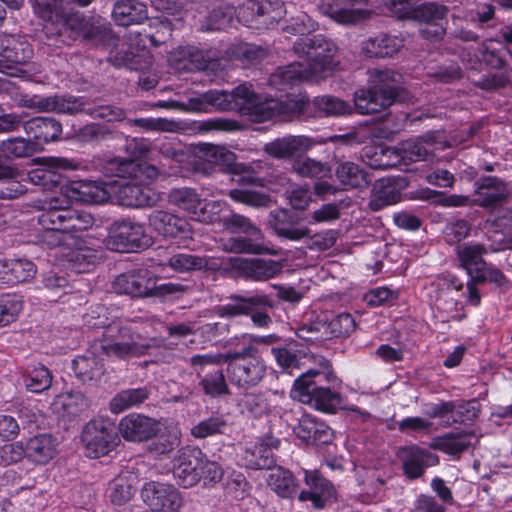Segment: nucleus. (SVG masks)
Segmentation results:
<instances>
[{"label":"nucleus","instance_id":"1","mask_svg":"<svg viewBox=\"0 0 512 512\" xmlns=\"http://www.w3.org/2000/svg\"><path fill=\"white\" fill-rule=\"evenodd\" d=\"M255 101L256 92L250 86L241 84L230 92L210 90L198 96L190 97L187 102L168 100L158 101L155 105L159 108L195 112H207L210 108L220 111H236L252 120Z\"/></svg>","mask_w":512,"mask_h":512},{"label":"nucleus","instance_id":"2","mask_svg":"<svg viewBox=\"0 0 512 512\" xmlns=\"http://www.w3.org/2000/svg\"><path fill=\"white\" fill-rule=\"evenodd\" d=\"M403 75L393 69L368 70L367 86L354 93L355 110L362 115L380 113L402 99Z\"/></svg>","mask_w":512,"mask_h":512},{"label":"nucleus","instance_id":"3","mask_svg":"<svg viewBox=\"0 0 512 512\" xmlns=\"http://www.w3.org/2000/svg\"><path fill=\"white\" fill-rule=\"evenodd\" d=\"M20 104L38 112L75 115L84 112L94 119H102L108 122L124 119L123 109L109 105L90 103L82 97L72 95H23Z\"/></svg>","mask_w":512,"mask_h":512},{"label":"nucleus","instance_id":"4","mask_svg":"<svg viewBox=\"0 0 512 512\" xmlns=\"http://www.w3.org/2000/svg\"><path fill=\"white\" fill-rule=\"evenodd\" d=\"M320 365L323 370L311 369L300 375L294 382L291 397L317 410L334 413L341 405L342 396L328 387H323L322 378L330 382L336 377L328 360L323 359Z\"/></svg>","mask_w":512,"mask_h":512},{"label":"nucleus","instance_id":"5","mask_svg":"<svg viewBox=\"0 0 512 512\" xmlns=\"http://www.w3.org/2000/svg\"><path fill=\"white\" fill-rule=\"evenodd\" d=\"M223 226L232 233H243L245 236L230 237L222 241L225 252L235 254L276 255L277 252L265 243L262 230L241 214L232 213L223 219Z\"/></svg>","mask_w":512,"mask_h":512},{"label":"nucleus","instance_id":"6","mask_svg":"<svg viewBox=\"0 0 512 512\" xmlns=\"http://www.w3.org/2000/svg\"><path fill=\"white\" fill-rule=\"evenodd\" d=\"M337 46L321 34L299 37L293 43V51L300 58H307L306 65L317 80L327 78L339 64Z\"/></svg>","mask_w":512,"mask_h":512},{"label":"nucleus","instance_id":"7","mask_svg":"<svg viewBox=\"0 0 512 512\" xmlns=\"http://www.w3.org/2000/svg\"><path fill=\"white\" fill-rule=\"evenodd\" d=\"M356 329V322L349 313H321L308 325L298 328L299 338L314 344H322L326 340L346 338Z\"/></svg>","mask_w":512,"mask_h":512},{"label":"nucleus","instance_id":"8","mask_svg":"<svg viewBox=\"0 0 512 512\" xmlns=\"http://www.w3.org/2000/svg\"><path fill=\"white\" fill-rule=\"evenodd\" d=\"M33 49L25 37L0 34V72L21 78H30L33 73L31 59Z\"/></svg>","mask_w":512,"mask_h":512},{"label":"nucleus","instance_id":"9","mask_svg":"<svg viewBox=\"0 0 512 512\" xmlns=\"http://www.w3.org/2000/svg\"><path fill=\"white\" fill-rule=\"evenodd\" d=\"M309 100L306 96L296 95L285 100L263 99L256 93L252 121L264 122L274 118L282 121L291 120L300 116L307 108Z\"/></svg>","mask_w":512,"mask_h":512},{"label":"nucleus","instance_id":"10","mask_svg":"<svg viewBox=\"0 0 512 512\" xmlns=\"http://www.w3.org/2000/svg\"><path fill=\"white\" fill-rule=\"evenodd\" d=\"M81 439L85 447V454L89 458L107 455L120 442L114 423L103 419L89 421L82 431Z\"/></svg>","mask_w":512,"mask_h":512},{"label":"nucleus","instance_id":"11","mask_svg":"<svg viewBox=\"0 0 512 512\" xmlns=\"http://www.w3.org/2000/svg\"><path fill=\"white\" fill-rule=\"evenodd\" d=\"M150 345L143 342L139 333L134 332L130 327H118L117 333L111 335L100 343V351L108 357H115L119 360L138 358L147 353Z\"/></svg>","mask_w":512,"mask_h":512},{"label":"nucleus","instance_id":"12","mask_svg":"<svg viewBox=\"0 0 512 512\" xmlns=\"http://www.w3.org/2000/svg\"><path fill=\"white\" fill-rule=\"evenodd\" d=\"M455 53H459V58L466 69L476 72L470 77L474 87L486 92H494L506 88L510 84V78L505 73L479 75L478 72L481 68L480 45L463 47L459 51H453V54Z\"/></svg>","mask_w":512,"mask_h":512},{"label":"nucleus","instance_id":"13","mask_svg":"<svg viewBox=\"0 0 512 512\" xmlns=\"http://www.w3.org/2000/svg\"><path fill=\"white\" fill-rule=\"evenodd\" d=\"M385 0H321L320 11L334 21L345 24H358L370 18L371 10L356 7L365 3L371 6H378Z\"/></svg>","mask_w":512,"mask_h":512},{"label":"nucleus","instance_id":"14","mask_svg":"<svg viewBox=\"0 0 512 512\" xmlns=\"http://www.w3.org/2000/svg\"><path fill=\"white\" fill-rule=\"evenodd\" d=\"M107 243L118 251L142 249L151 244V238L146 234L142 224L122 220L112 224Z\"/></svg>","mask_w":512,"mask_h":512},{"label":"nucleus","instance_id":"15","mask_svg":"<svg viewBox=\"0 0 512 512\" xmlns=\"http://www.w3.org/2000/svg\"><path fill=\"white\" fill-rule=\"evenodd\" d=\"M141 498L154 512H177L183 505L180 492L172 484L157 481L145 483Z\"/></svg>","mask_w":512,"mask_h":512},{"label":"nucleus","instance_id":"16","mask_svg":"<svg viewBox=\"0 0 512 512\" xmlns=\"http://www.w3.org/2000/svg\"><path fill=\"white\" fill-rule=\"evenodd\" d=\"M228 263L237 277L253 281H268L283 270L280 261L267 258L230 257Z\"/></svg>","mask_w":512,"mask_h":512},{"label":"nucleus","instance_id":"17","mask_svg":"<svg viewBox=\"0 0 512 512\" xmlns=\"http://www.w3.org/2000/svg\"><path fill=\"white\" fill-rule=\"evenodd\" d=\"M267 373L263 359H250L247 362L227 365L226 374L230 384L242 391H247L259 385Z\"/></svg>","mask_w":512,"mask_h":512},{"label":"nucleus","instance_id":"18","mask_svg":"<svg viewBox=\"0 0 512 512\" xmlns=\"http://www.w3.org/2000/svg\"><path fill=\"white\" fill-rule=\"evenodd\" d=\"M268 226L279 237L299 241L310 235L311 230L301 225V218L289 209L272 210L268 215Z\"/></svg>","mask_w":512,"mask_h":512},{"label":"nucleus","instance_id":"19","mask_svg":"<svg viewBox=\"0 0 512 512\" xmlns=\"http://www.w3.org/2000/svg\"><path fill=\"white\" fill-rule=\"evenodd\" d=\"M113 288L119 294L150 297L155 289V276L148 269L128 271L115 278Z\"/></svg>","mask_w":512,"mask_h":512},{"label":"nucleus","instance_id":"20","mask_svg":"<svg viewBox=\"0 0 512 512\" xmlns=\"http://www.w3.org/2000/svg\"><path fill=\"white\" fill-rule=\"evenodd\" d=\"M115 197L120 205L135 208L151 207L160 200L158 192L135 179L121 182L115 191Z\"/></svg>","mask_w":512,"mask_h":512},{"label":"nucleus","instance_id":"21","mask_svg":"<svg viewBox=\"0 0 512 512\" xmlns=\"http://www.w3.org/2000/svg\"><path fill=\"white\" fill-rule=\"evenodd\" d=\"M201 457L202 452L198 448L186 446L178 450L173 462V474L179 485L189 488L199 482Z\"/></svg>","mask_w":512,"mask_h":512},{"label":"nucleus","instance_id":"22","mask_svg":"<svg viewBox=\"0 0 512 512\" xmlns=\"http://www.w3.org/2000/svg\"><path fill=\"white\" fill-rule=\"evenodd\" d=\"M148 222L154 231L164 237L186 240L193 236L192 227L186 219L167 211H152L148 216Z\"/></svg>","mask_w":512,"mask_h":512},{"label":"nucleus","instance_id":"23","mask_svg":"<svg viewBox=\"0 0 512 512\" xmlns=\"http://www.w3.org/2000/svg\"><path fill=\"white\" fill-rule=\"evenodd\" d=\"M67 0H34L36 13L45 21L56 24L58 34L64 30H74L81 24L80 15L68 13L65 9Z\"/></svg>","mask_w":512,"mask_h":512},{"label":"nucleus","instance_id":"24","mask_svg":"<svg viewBox=\"0 0 512 512\" xmlns=\"http://www.w3.org/2000/svg\"><path fill=\"white\" fill-rule=\"evenodd\" d=\"M160 430L159 423L142 414L132 413L123 417L118 425L121 436L129 442L147 441Z\"/></svg>","mask_w":512,"mask_h":512},{"label":"nucleus","instance_id":"25","mask_svg":"<svg viewBox=\"0 0 512 512\" xmlns=\"http://www.w3.org/2000/svg\"><path fill=\"white\" fill-rule=\"evenodd\" d=\"M304 474V482L309 490L300 492L299 501H311L313 508L322 509L325 503L335 496L336 490L333 484L324 478L318 470H304Z\"/></svg>","mask_w":512,"mask_h":512},{"label":"nucleus","instance_id":"26","mask_svg":"<svg viewBox=\"0 0 512 512\" xmlns=\"http://www.w3.org/2000/svg\"><path fill=\"white\" fill-rule=\"evenodd\" d=\"M227 299V303L215 308V313L219 317L232 319L249 315L259 308L272 306L270 298L265 294H255L249 297L232 294Z\"/></svg>","mask_w":512,"mask_h":512},{"label":"nucleus","instance_id":"27","mask_svg":"<svg viewBox=\"0 0 512 512\" xmlns=\"http://www.w3.org/2000/svg\"><path fill=\"white\" fill-rule=\"evenodd\" d=\"M474 203L486 209H494L507 198L505 183L496 176H483L475 182Z\"/></svg>","mask_w":512,"mask_h":512},{"label":"nucleus","instance_id":"28","mask_svg":"<svg viewBox=\"0 0 512 512\" xmlns=\"http://www.w3.org/2000/svg\"><path fill=\"white\" fill-rule=\"evenodd\" d=\"M26 134L32 143H37V151L43 144L60 140L62 124L52 117H34L23 123Z\"/></svg>","mask_w":512,"mask_h":512},{"label":"nucleus","instance_id":"29","mask_svg":"<svg viewBox=\"0 0 512 512\" xmlns=\"http://www.w3.org/2000/svg\"><path fill=\"white\" fill-rule=\"evenodd\" d=\"M196 154L199 159L220 166L223 171L237 175L244 172V167L236 164V155L224 146L201 143L196 148Z\"/></svg>","mask_w":512,"mask_h":512},{"label":"nucleus","instance_id":"30","mask_svg":"<svg viewBox=\"0 0 512 512\" xmlns=\"http://www.w3.org/2000/svg\"><path fill=\"white\" fill-rule=\"evenodd\" d=\"M75 166L67 158L48 157L42 159V167L36 168L29 173V179L32 183L51 189L60 184L61 176L56 172L57 169H74Z\"/></svg>","mask_w":512,"mask_h":512},{"label":"nucleus","instance_id":"31","mask_svg":"<svg viewBox=\"0 0 512 512\" xmlns=\"http://www.w3.org/2000/svg\"><path fill=\"white\" fill-rule=\"evenodd\" d=\"M405 475L410 479L422 476L424 469L437 462V457L418 446L402 447L398 451Z\"/></svg>","mask_w":512,"mask_h":512},{"label":"nucleus","instance_id":"32","mask_svg":"<svg viewBox=\"0 0 512 512\" xmlns=\"http://www.w3.org/2000/svg\"><path fill=\"white\" fill-rule=\"evenodd\" d=\"M62 189L67 198L86 204L103 203L110 196L106 188L95 181H73Z\"/></svg>","mask_w":512,"mask_h":512},{"label":"nucleus","instance_id":"33","mask_svg":"<svg viewBox=\"0 0 512 512\" xmlns=\"http://www.w3.org/2000/svg\"><path fill=\"white\" fill-rule=\"evenodd\" d=\"M313 141L306 136L288 135L277 138L264 146V151L277 159H288L308 151Z\"/></svg>","mask_w":512,"mask_h":512},{"label":"nucleus","instance_id":"34","mask_svg":"<svg viewBox=\"0 0 512 512\" xmlns=\"http://www.w3.org/2000/svg\"><path fill=\"white\" fill-rule=\"evenodd\" d=\"M484 252L485 248L481 244L457 247V257L461 267L469 277H473L480 283L486 282V262L482 257Z\"/></svg>","mask_w":512,"mask_h":512},{"label":"nucleus","instance_id":"35","mask_svg":"<svg viewBox=\"0 0 512 512\" xmlns=\"http://www.w3.org/2000/svg\"><path fill=\"white\" fill-rule=\"evenodd\" d=\"M81 36L95 46L115 47L119 37L114 34L111 24L102 17H94L81 26Z\"/></svg>","mask_w":512,"mask_h":512},{"label":"nucleus","instance_id":"36","mask_svg":"<svg viewBox=\"0 0 512 512\" xmlns=\"http://www.w3.org/2000/svg\"><path fill=\"white\" fill-rule=\"evenodd\" d=\"M404 47V40L398 36L379 33L361 44L362 52L368 57H392Z\"/></svg>","mask_w":512,"mask_h":512},{"label":"nucleus","instance_id":"37","mask_svg":"<svg viewBox=\"0 0 512 512\" xmlns=\"http://www.w3.org/2000/svg\"><path fill=\"white\" fill-rule=\"evenodd\" d=\"M317 80L308 66L304 63L294 62L279 67L271 74L269 82L278 90H284L289 86L299 84L303 81Z\"/></svg>","mask_w":512,"mask_h":512},{"label":"nucleus","instance_id":"38","mask_svg":"<svg viewBox=\"0 0 512 512\" xmlns=\"http://www.w3.org/2000/svg\"><path fill=\"white\" fill-rule=\"evenodd\" d=\"M111 17L118 26L141 24L148 19L147 6L139 0L117 1L113 3Z\"/></svg>","mask_w":512,"mask_h":512},{"label":"nucleus","instance_id":"39","mask_svg":"<svg viewBox=\"0 0 512 512\" xmlns=\"http://www.w3.org/2000/svg\"><path fill=\"white\" fill-rule=\"evenodd\" d=\"M168 266L179 273L200 270L217 271L221 268L220 262L216 258L185 253H178L171 256L168 259Z\"/></svg>","mask_w":512,"mask_h":512},{"label":"nucleus","instance_id":"40","mask_svg":"<svg viewBox=\"0 0 512 512\" xmlns=\"http://www.w3.org/2000/svg\"><path fill=\"white\" fill-rule=\"evenodd\" d=\"M296 436L307 444H327L331 440V430L323 422H319L309 415H304L296 427Z\"/></svg>","mask_w":512,"mask_h":512},{"label":"nucleus","instance_id":"41","mask_svg":"<svg viewBox=\"0 0 512 512\" xmlns=\"http://www.w3.org/2000/svg\"><path fill=\"white\" fill-rule=\"evenodd\" d=\"M401 199V192L392 178H382L375 182L371 190L369 207L379 211L389 205L396 204Z\"/></svg>","mask_w":512,"mask_h":512},{"label":"nucleus","instance_id":"42","mask_svg":"<svg viewBox=\"0 0 512 512\" xmlns=\"http://www.w3.org/2000/svg\"><path fill=\"white\" fill-rule=\"evenodd\" d=\"M481 412V404L477 399L462 400L458 403L450 402V419L454 430L473 429V426Z\"/></svg>","mask_w":512,"mask_h":512},{"label":"nucleus","instance_id":"43","mask_svg":"<svg viewBox=\"0 0 512 512\" xmlns=\"http://www.w3.org/2000/svg\"><path fill=\"white\" fill-rule=\"evenodd\" d=\"M56 440L50 434H38L26 443L27 458L35 464H47L56 454Z\"/></svg>","mask_w":512,"mask_h":512},{"label":"nucleus","instance_id":"44","mask_svg":"<svg viewBox=\"0 0 512 512\" xmlns=\"http://www.w3.org/2000/svg\"><path fill=\"white\" fill-rule=\"evenodd\" d=\"M108 60L115 67H125L136 71L144 70L152 64V56L148 52L135 53L132 47L112 50Z\"/></svg>","mask_w":512,"mask_h":512},{"label":"nucleus","instance_id":"45","mask_svg":"<svg viewBox=\"0 0 512 512\" xmlns=\"http://www.w3.org/2000/svg\"><path fill=\"white\" fill-rule=\"evenodd\" d=\"M68 204L67 200L52 198L39 214L38 223L44 229L57 228L60 231H64L69 211Z\"/></svg>","mask_w":512,"mask_h":512},{"label":"nucleus","instance_id":"46","mask_svg":"<svg viewBox=\"0 0 512 512\" xmlns=\"http://www.w3.org/2000/svg\"><path fill=\"white\" fill-rule=\"evenodd\" d=\"M76 377L83 383H98L106 373L105 366L96 356H78L72 362Z\"/></svg>","mask_w":512,"mask_h":512},{"label":"nucleus","instance_id":"47","mask_svg":"<svg viewBox=\"0 0 512 512\" xmlns=\"http://www.w3.org/2000/svg\"><path fill=\"white\" fill-rule=\"evenodd\" d=\"M335 176L345 189L365 188L371 181L369 174L351 161L339 162L335 168Z\"/></svg>","mask_w":512,"mask_h":512},{"label":"nucleus","instance_id":"48","mask_svg":"<svg viewBox=\"0 0 512 512\" xmlns=\"http://www.w3.org/2000/svg\"><path fill=\"white\" fill-rule=\"evenodd\" d=\"M267 484L282 498H292L298 488V483L293 474L281 466L272 468L267 478Z\"/></svg>","mask_w":512,"mask_h":512},{"label":"nucleus","instance_id":"49","mask_svg":"<svg viewBox=\"0 0 512 512\" xmlns=\"http://www.w3.org/2000/svg\"><path fill=\"white\" fill-rule=\"evenodd\" d=\"M246 8L257 17L264 18L263 23L267 26L278 23L286 13L284 3L280 0H249Z\"/></svg>","mask_w":512,"mask_h":512},{"label":"nucleus","instance_id":"50","mask_svg":"<svg viewBox=\"0 0 512 512\" xmlns=\"http://www.w3.org/2000/svg\"><path fill=\"white\" fill-rule=\"evenodd\" d=\"M243 460L246 467L250 469H270L274 468V455L271 447L265 443H256L247 446L243 452Z\"/></svg>","mask_w":512,"mask_h":512},{"label":"nucleus","instance_id":"51","mask_svg":"<svg viewBox=\"0 0 512 512\" xmlns=\"http://www.w3.org/2000/svg\"><path fill=\"white\" fill-rule=\"evenodd\" d=\"M432 138V135H427L402 142L398 151L403 163L408 164L425 160L430 153Z\"/></svg>","mask_w":512,"mask_h":512},{"label":"nucleus","instance_id":"52","mask_svg":"<svg viewBox=\"0 0 512 512\" xmlns=\"http://www.w3.org/2000/svg\"><path fill=\"white\" fill-rule=\"evenodd\" d=\"M149 395L150 391L147 387L123 390L111 399L109 403L110 410L115 414L121 413L143 403Z\"/></svg>","mask_w":512,"mask_h":512},{"label":"nucleus","instance_id":"53","mask_svg":"<svg viewBox=\"0 0 512 512\" xmlns=\"http://www.w3.org/2000/svg\"><path fill=\"white\" fill-rule=\"evenodd\" d=\"M235 14L234 6L219 1L209 12L202 29L205 31H220L228 28Z\"/></svg>","mask_w":512,"mask_h":512},{"label":"nucleus","instance_id":"54","mask_svg":"<svg viewBox=\"0 0 512 512\" xmlns=\"http://www.w3.org/2000/svg\"><path fill=\"white\" fill-rule=\"evenodd\" d=\"M52 378V374L46 366L33 365L27 369L24 375L25 387L33 393H42L51 387Z\"/></svg>","mask_w":512,"mask_h":512},{"label":"nucleus","instance_id":"55","mask_svg":"<svg viewBox=\"0 0 512 512\" xmlns=\"http://www.w3.org/2000/svg\"><path fill=\"white\" fill-rule=\"evenodd\" d=\"M508 49L501 43L497 46L492 41L480 45L481 67L501 70L507 65Z\"/></svg>","mask_w":512,"mask_h":512},{"label":"nucleus","instance_id":"56","mask_svg":"<svg viewBox=\"0 0 512 512\" xmlns=\"http://www.w3.org/2000/svg\"><path fill=\"white\" fill-rule=\"evenodd\" d=\"M199 379V385L206 396L220 398L231 395L230 388L221 369H216Z\"/></svg>","mask_w":512,"mask_h":512},{"label":"nucleus","instance_id":"57","mask_svg":"<svg viewBox=\"0 0 512 512\" xmlns=\"http://www.w3.org/2000/svg\"><path fill=\"white\" fill-rule=\"evenodd\" d=\"M292 169L302 177L325 178L330 175L331 167L326 162L310 157H299L294 160Z\"/></svg>","mask_w":512,"mask_h":512},{"label":"nucleus","instance_id":"58","mask_svg":"<svg viewBox=\"0 0 512 512\" xmlns=\"http://www.w3.org/2000/svg\"><path fill=\"white\" fill-rule=\"evenodd\" d=\"M37 152V143L22 137L10 138L0 143V154L6 158L29 157Z\"/></svg>","mask_w":512,"mask_h":512},{"label":"nucleus","instance_id":"59","mask_svg":"<svg viewBox=\"0 0 512 512\" xmlns=\"http://www.w3.org/2000/svg\"><path fill=\"white\" fill-rule=\"evenodd\" d=\"M230 198L237 202L253 208H269L272 205L270 195L253 189H232L229 191Z\"/></svg>","mask_w":512,"mask_h":512},{"label":"nucleus","instance_id":"60","mask_svg":"<svg viewBox=\"0 0 512 512\" xmlns=\"http://www.w3.org/2000/svg\"><path fill=\"white\" fill-rule=\"evenodd\" d=\"M168 198L170 203L187 211L191 215L196 213L197 208L202 204V200L197 192L187 187L171 190Z\"/></svg>","mask_w":512,"mask_h":512},{"label":"nucleus","instance_id":"61","mask_svg":"<svg viewBox=\"0 0 512 512\" xmlns=\"http://www.w3.org/2000/svg\"><path fill=\"white\" fill-rule=\"evenodd\" d=\"M228 426L227 418L224 415L215 414L193 426L191 434L195 438L202 439L215 434H222Z\"/></svg>","mask_w":512,"mask_h":512},{"label":"nucleus","instance_id":"62","mask_svg":"<svg viewBox=\"0 0 512 512\" xmlns=\"http://www.w3.org/2000/svg\"><path fill=\"white\" fill-rule=\"evenodd\" d=\"M134 478L118 476L110 483V499L113 504L121 506L133 497L136 488L133 485Z\"/></svg>","mask_w":512,"mask_h":512},{"label":"nucleus","instance_id":"63","mask_svg":"<svg viewBox=\"0 0 512 512\" xmlns=\"http://www.w3.org/2000/svg\"><path fill=\"white\" fill-rule=\"evenodd\" d=\"M478 442L473 429H461L458 432L450 431V460L457 461L460 455L469 450Z\"/></svg>","mask_w":512,"mask_h":512},{"label":"nucleus","instance_id":"64","mask_svg":"<svg viewBox=\"0 0 512 512\" xmlns=\"http://www.w3.org/2000/svg\"><path fill=\"white\" fill-rule=\"evenodd\" d=\"M314 106L327 116H341L352 113V107L340 98L331 95L318 96Z\"/></svg>","mask_w":512,"mask_h":512}]
</instances>
